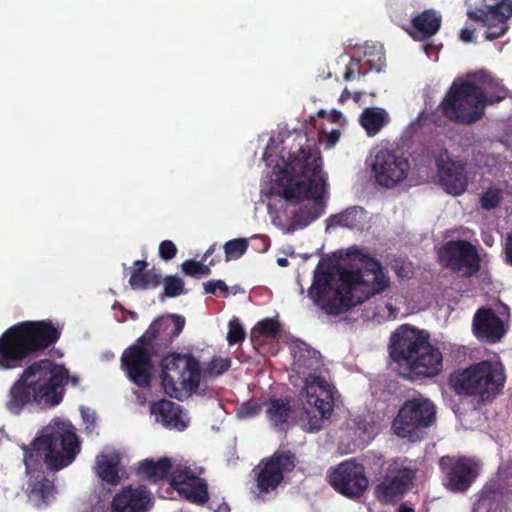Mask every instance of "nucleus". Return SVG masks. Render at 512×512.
Listing matches in <instances>:
<instances>
[{"instance_id": "obj_1", "label": "nucleus", "mask_w": 512, "mask_h": 512, "mask_svg": "<svg viewBox=\"0 0 512 512\" xmlns=\"http://www.w3.org/2000/svg\"><path fill=\"white\" fill-rule=\"evenodd\" d=\"M273 185L275 194L286 201L298 203L311 198L314 204L301 206L294 214V222L300 228L318 219L323 211L322 200L327 192V177L322 170L323 158L319 150L300 147L284 160Z\"/></svg>"}, {"instance_id": "obj_2", "label": "nucleus", "mask_w": 512, "mask_h": 512, "mask_svg": "<svg viewBox=\"0 0 512 512\" xmlns=\"http://www.w3.org/2000/svg\"><path fill=\"white\" fill-rule=\"evenodd\" d=\"M508 89L489 72H470L465 79H455L438 108L454 123L472 125L485 115L488 105L503 101Z\"/></svg>"}, {"instance_id": "obj_3", "label": "nucleus", "mask_w": 512, "mask_h": 512, "mask_svg": "<svg viewBox=\"0 0 512 512\" xmlns=\"http://www.w3.org/2000/svg\"><path fill=\"white\" fill-rule=\"evenodd\" d=\"M68 382L76 386L79 377L70 376L64 365L50 359L35 361L23 370L10 388L6 408L13 414H19L31 403L55 407L62 402Z\"/></svg>"}, {"instance_id": "obj_4", "label": "nucleus", "mask_w": 512, "mask_h": 512, "mask_svg": "<svg viewBox=\"0 0 512 512\" xmlns=\"http://www.w3.org/2000/svg\"><path fill=\"white\" fill-rule=\"evenodd\" d=\"M62 329L51 320L22 321L6 329L0 336V368L23 366L25 361L53 346Z\"/></svg>"}, {"instance_id": "obj_5", "label": "nucleus", "mask_w": 512, "mask_h": 512, "mask_svg": "<svg viewBox=\"0 0 512 512\" xmlns=\"http://www.w3.org/2000/svg\"><path fill=\"white\" fill-rule=\"evenodd\" d=\"M389 354L394 362L406 365L410 380L433 378L443 370V355L430 343V334L408 324L391 335Z\"/></svg>"}, {"instance_id": "obj_6", "label": "nucleus", "mask_w": 512, "mask_h": 512, "mask_svg": "<svg viewBox=\"0 0 512 512\" xmlns=\"http://www.w3.org/2000/svg\"><path fill=\"white\" fill-rule=\"evenodd\" d=\"M80 449L79 438L71 425L52 427L35 438L31 447L23 446L26 473L37 471L42 462L49 470L59 471L73 463Z\"/></svg>"}, {"instance_id": "obj_7", "label": "nucleus", "mask_w": 512, "mask_h": 512, "mask_svg": "<svg viewBox=\"0 0 512 512\" xmlns=\"http://www.w3.org/2000/svg\"><path fill=\"white\" fill-rule=\"evenodd\" d=\"M347 256L361 265L356 270L340 268L338 271L339 281H342L341 291L349 297L348 307L362 304L390 287V277L375 257L357 247L348 249Z\"/></svg>"}, {"instance_id": "obj_8", "label": "nucleus", "mask_w": 512, "mask_h": 512, "mask_svg": "<svg viewBox=\"0 0 512 512\" xmlns=\"http://www.w3.org/2000/svg\"><path fill=\"white\" fill-rule=\"evenodd\" d=\"M505 381L504 366L491 360L454 370L448 377V385L456 395L477 397L481 402L493 400L502 391Z\"/></svg>"}, {"instance_id": "obj_9", "label": "nucleus", "mask_w": 512, "mask_h": 512, "mask_svg": "<svg viewBox=\"0 0 512 512\" xmlns=\"http://www.w3.org/2000/svg\"><path fill=\"white\" fill-rule=\"evenodd\" d=\"M161 357L160 379L165 394L182 401L197 393L201 381L200 361L191 353L169 352Z\"/></svg>"}, {"instance_id": "obj_10", "label": "nucleus", "mask_w": 512, "mask_h": 512, "mask_svg": "<svg viewBox=\"0 0 512 512\" xmlns=\"http://www.w3.org/2000/svg\"><path fill=\"white\" fill-rule=\"evenodd\" d=\"M304 383L299 396L308 407H304L301 420L307 431H318L334 410L333 389L324 378L310 373Z\"/></svg>"}, {"instance_id": "obj_11", "label": "nucleus", "mask_w": 512, "mask_h": 512, "mask_svg": "<svg viewBox=\"0 0 512 512\" xmlns=\"http://www.w3.org/2000/svg\"><path fill=\"white\" fill-rule=\"evenodd\" d=\"M436 420L434 404L425 398L406 400L392 422V430L401 438L415 442L423 438L425 430Z\"/></svg>"}, {"instance_id": "obj_12", "label": "nucleus", "mask_w": 512, "mask_h": 512, "mask_svg": "<svg viewBox=\"0 0 512 512\" xmlns=\"http://www.w3.org/2000/svg\"><path fill=\"white\" fill-rule=\"evenodd\" d=\"M154 354L144 342H136L127 347L120 358L121 369L135 386L150 389L155 374Z\"/></svg>"}, {"instance_id": "obj_13", "label": "nucleus", "mask_w": 512, "mask_h": 512, "mask_svg": "<svg viewBox=\"0 0 512 512\" xmlns=\"http://www.w3.org/2000/svg\"><path fill=\"white\" fill-rule=\"evenodd\" d=\"M437 254L442 267L461 273L464 277H471L480 270L479 253L467 240H449L439 248Z\"/></svg>"}, {"instance_id": "obj_14", "label": "nucleus", "mask_w": 512, "mask_h": 512, "mask_svg": "<svg viewBox=\"0 0 512 512\" xmlns=\"http://www.w3.org/2000/svg\"><path fill=\"white\" fill-rule=\"evenodd\" d=\"M371 167L376 182L392 188L407 177L410 161L400 149H381L376 153Z\"/></svg>"}, {"instance_id": "obj_15", "label": "nucleus", "mask_w": 512, "mask_h": 512, "mask_svg": "<svg viewBox=\"0 0 512 512\" xmlns=\"http://www.w3.org/2000/svg\"><path fill=\"white\" fill-rule=\"evenodd\" d=\"M328 482L341 495L356 499L368 488L365 467L355 460H346L328 472Z\"/></svg>"}, {"instance_id": "obj_16", "label": "nucleus", "mask_w": 512, "mask_h": 512, "mask_svg": "<svg viewBox=\"0 0 512 512\" xmlns=\"http://www.w3.org/2000/svg\"><path fill=\"white\" fill-rule=\"evenodd\" d=\"M184 326L185 318L181 315L169 314L158 317L138 338V342H144L154 354L162 356L183 331Z\"/></svg>"}, {"instance_id": "obj_17", "label": "nucleus", "mask_w": 512, "mask_h": 512, "mask_svg": "<svg viewBox=\"0 0 512 512\" xmlns=\"http://www.w3.org/2000/svg\"><path fill=\"white\" fill-rule=\"evenodd\" d=\"M296 466V456L291 451H276L263 459L254 469L256 483L260 492L275 490L283 481L284 474L290 473Z\"/></svg>"}, {"instance_id": "obj_18", "label": "nucleus", "mask_w": 512, "mask_h": 512, "mask_svg": "<svg viewBox=\"0 0 512 512\" xmlns=\"http://www.w3.org/2000/svg\"><path fill=\"white\" fill-rule=\"evenodd\" d=\"M415 478V469L396 462L390 464L382 481L375 487V497L381 503H395L410 490Z\"/></svg>"}, {"instance_id": "obj_19", "label": "nucleus", "mask_w": 512, "mask_h": 512, "mask_svg": "<svg viewBox=\"0 0 512 512\" xmlns=\"http://www.w3.org/2000/svg\"><path fill=\"white\" fill-rule=\"evenodd\" d=\"M439 467L445 474V485L452 492H465L478 476V466L471 459L461 456H443Z\"/></svg>"}, {"instance_id": "obj_20", "label": "nucleus", "mask_w": 512, "mask_h": 512, "mask_svg": "<svg viewBox=\"0 0 512 512\" xmlns=\"http://www.w3.org/2000/svg\"><path fill=\"white\" fill-rule=\"evenodd\" d=\"M438 177L444 191L452 196L462 195L468 187L467 163L451 158L447 153L436 159Z\"/></svg>"}, {"instance_id": "obj_21", "label": "nucleus", "mask_w": 512, "mask_h": 512, "mask_svg": "<svg viewBox=\"0 0 512 512\" xmlns=\"http://www.w3.org/2000/svg\"><path fill=\"white\" fill-rule=\"evenodd\" d=\"M342 289V281L335 291L332 286H321L312 283L308 291V296L313 300L314 304L319 306L325 313L329 315H339L349 311L352 307H348L349 297Z\"/></svg>"}, {"instance_id": "obj_22", "label": "nucleus", "mask_w": 512, "mask_h": 512, "mask_svg": "<svg viewBox=\"0 0 512 512\" xmlns=\"http://www.w3.org/2000/svg\"><path fill=\"white\" fill-rule=\"evenodd\" d=\"M171 485L191 503L203 505L209 499L206 482L187 469L174 470L171 474Z\"/></svg>"}, {"instance_id": "obj_23", "label": "nucleus", "mask_w": 512, "mask_h": 512, "mask_svg": "<svg viewBox=\"0 0 512 512\" xmlns=\"http://www.w3.org/2000/svg\"><path fill=\"white\" fill-rule=\"evenodd\" d=\"M150 492L144 485L124 487L112 501L113 512H146Z\"/></svg>"}, {"instance_id": "obj_24", "label": "nucleus", "mask_w": 512, "mask_h": 512, "mask_svg": "<svg viewBox=\"0 0 512 512\" xmlns=\"http://www.w3.org/2000/svg\"><path fill=\"white\" fill-rule=\"evenodd\" d=\"M473 329L477 338L492 343L499 341L505 333L502 319L493 309L485 307L478 309L475 313Z\"/></svg>"}, {"instance_id": "obj_25", "label": "nucleus", "mask_w": 512, "mask_h": 512, "mask_svg": "<svg viewBox=\"0 0 512 512\" xmlns=\"http://www.w3.org/2000/svg\"><path fill=\"white\" fill-rule=\"evenodd\" d=\"M469 19H484L486 21L502 22L512 16L511 0H483V7L469 9Z\"/></svg>"}, {"instance_id": "obj_26", "label": "nucleus", "mask_w": 512, "mask_h": 512, "mask_svg": "<svg viewBox=\"0 0 512 512\" xmlns=\"http://www.w3.org/2000/svg\"><path fill=\"white\" fill-rule=\"evenodd\" d=\"M172 469L171 459L162 457L158 461L154 459H145L139 463L137 474L146 478L150 482L156 483L165 479Z\"/></svg>"}, {"instance_id": "obj_27", "label": "nucleus", "mask_w": 512, "mask_h": 512, "mask_svg": "<svg viewBox=\"0 0 512 512\" xmlns=\"http://www.w3.org/2000/svg\"><path fill=\"white\" fill-rule=\"evenodd\" d=\"M55 485L53 481L43 477L29 483L28 498L33 505L42 509L45 508L54 498Z\"/></svg>"}, {"instance_id": "obj_28", "label": "nucleus", "mask_w": 512, "mask_h": 512, "mask_svg": "<svg viewBox=\"0 0 512 512\" xmlns=\"http://www.w3.org/2000/svg\"><path fill=\"white\" fill-rule=\"evenodd\" d=\"M441 26V16L434 10H425L412 19V27L421 38L435 35Z\"/></svg>"}, {"instance_id": "obj_29", "label": "nucleus", "mask_w": 512, "mask_h": 512, "mask_svg": "<svg viewBox=\"0 0 512 512\" xmlns=\"http://www.w3.org/2000/svg\"><path fill=\"white\" fill-rule=\"evenodd\" d=\"M266 405L267 417L276 427L285 424L291 416L292 407L288 398H271Z\"/></svg>"}, {"instance_id": "obj_30", "label": "nucleus", "mask_w": 512, "mask_h": 512, "mask_svg": "<svg viewBox=\"0 0 512 512\" xmlns=\"http://www.w3.org/2000/svg\"><path fill=\"white\" fill-rule=\"evenodd\" d=\"M387 113L381 108H365L360 116V124L368 136H375L387 123Z\"/></svg>"}, {"instance_id": "obj_31", "label": "nucleus", "mask_w": 512, "mask_h": 512, "mask_svg": "<svg viewBox=\"0 0 512 512\" xmlns=\"http://www.w3.org/2000/svg\"><path fill=\"white\" fill-rule=\"evenodd\" d=\"M319 353L311 348L299 349L294 353V370L298 374H307L319 368Z\"/></svg>"}, {"instance_id": "obj_32", "label": "nucleus", "mask_w": 512, "mask_h": 512, "mask_svg": "<svg viewBox=\"0 0 512 512\" xmlns=\"http://www.w3.org/2000/svg\"><path fill=\"white\" fill-rule=\"evenodd\" d=\"M96 472L104 482L112 485H116L120 482V477L118 474V461L114 458H110L106 454L97 456Z\"/></svg>"}, {"instance_id": "obj_33", "label": "nucleus", "mask_w": 512, "mask_h": 512, "mask_svg": "<svg viewBox=\"0 0 512 512\" xmlns=\"http://www.w3.org/2000/svg\"><path fill=\"white\" fill-rule=\"evenodd\" d=\"M162 282V275L153 267L141 274L130 275L129 284L134 290H146L158 287Z\"/></svg>"}, {"instance_id": "obj_34", "label": "nucleus", "mask_w": 512, "mask_h": 512, "mask_svg": "<svg viewBox=\"0 0 512 512\" xmlns=\"http://www.w3.org/2000/svg\"><path fill=\"white\" fill-rule=\"evenodd\" d=\"M161 420L170 427L180 430L186 428V424L181 421L182 410L179 405L171 401H162L158 407Z\"/></svg>"}, {"instance_id": "obj_35", "label": "nucleus", "mask_w": 512, "mask_h": 512, "mask_svg": "<svg viewBox=\"0 0 512 512\" xmlns=\"http://www.w3.org/2000/svg\"><path fill=\"white\" fill-rule=\"evenodd\" d=\"M364 56L367 57L366 65L368 72L376 71L381 72L385 67V53L382 47L377 48L376 46H365Z\"/></svg>"}, {"instance_id": "obj_36", "label": "nucleus", "mask_w": 512, "mask_h": 512, "mask_svg": "<svg viewBox=\"0 0 512 512\" xmlns=\"http://www.w3.org/2000/svg\"><path fill=\"white\" fill-rule=\"evenodd\" d=\"M359 210L356 207H350L341 213L332 215L329 220L331 225L346 228H355L360 224L358 219Z\"/></svg>"}, {"instance_id": "obj_37", "label": "nucleus", "mask_w": 512, "mask_h": 512, "mask_svg": "<svg viewBox=\"0 0 512 512\" xmlns=\"http://www.w3.org/2000/svg\"><path fill=\"white\" fill-rule=\"evenodd\" d=\"M503 200V190L495 185L489 186L480 197V205L490 211L500 205Z\"/></svg>"}, {"instance_id": "obj_38", "label": "nucleus", "mask_w": 512, "mask_h": 512, "mask_svg": "<svg viewBox=\"0 0 512 512\" xmlns=\"http://www.w3.org/2000/svg\"><path fill=\"white\" fill-rule=\"evenodd\" d=\"M248 246L249 243L246 238H236L227 241L223 246L225 252V260L230 261L239 259L246 253Z\"/></svg>"}, {"instance_id": "obj_39", "label": "nucleus", "mask_w": 512, "mask_h": 512, "mask_svg": "<svg viewBox=\"0 0 512 512\" xmlns=\"http://www.w3.org/2000/svg\"><path fill=\"white\" fill-rule=\"evenodd\" d=\"M473 21L480 22L483 26L488 27V30L485 32V38L487 40H495L501 38L508 30L507 20L502 22L495 21H486L484 19H472Z\"/></svg>"}, {"instance_id": "obj_40", "label": "nucleus", "mask_w": 512, "mask_h": 512, "mask_svg": "<svg viewBox=\"0 0 512 512\" xmlns=\"http://www.w3.org/2000/svg\"><path fill=\"white\" fill-rule=\"evenodd\" d=\"M255 333L268 338H275L279 333V324L271 318L263 319L257 323L252 335L254 336Z\"/></svg>"}, {"instance_id": "obj_41", "label": "nucleus", "mask_w": 512, "mask_h": 512, "mask_svg": "<svg viewBox=\"0 0 512 512\" xmlns=\"http://www.w3.org/2000/svg\"><path fill=\"white\" fill-rule=\"evenodd\" d=\"M184 292V282L178 276L170 275L164 279V295L174 298Z\"/></svg>"}, {"instance_id": "obj_42", "label": "nucleus", "mask_w": 512, "mask_h": 512, "mask_svg": "<svg viewBox=\"0 0 512 512\" xmlns=\"http://www.w3.org/2000/svg\"><path fill=\"white\" fill-rule=\"evenodd\" d=\"M245 339V331L240 321L235 318L229 322L227 342L229 345L241 343Z\"/></svg>"}, {"instance_id": "obj_43", "label": "nucleus", "mask_w": 512, "mask_h": 512, "mask_svg": "<svg viewBox=\"0 0 512 512\" xmlns=\"http://www.w3.org/2000/svg\"><path fill=\"white\" fill-rule=\"evenodd\" d=\"M231 365L229 358H213L205 370V373L213 376H220L224 374Z\"/></svg>"}, {"instance_id": "obj_44", "label": "nucleus", "mask_w": 512, "mask_h": 512, "mask_svg": "<svg viewBox=\"0 0 512 512\" xmlns=\"http://www.w3.org/2000/svg\"><path fill=\"white\" fill-rule=\"evenodd\" d=\"M264 405L266 403L250 399L241 405L240 412L243 416L252 417L259 414Z\"/></svg>"}, {"instance_id": "obj_45", "label": "nucleus", "mask_w": 512, "mask_h": 512, "mask_svg": "<svg viewBox=\"0 0 512 512\" xmlns=\"http://www.w3.org/2000/svg\"><path fill=\"white\" fill-rule=\"evenodd\" d=\"M177 252V247L171 240H164L159 245V256L165 261L173 259Z\"/></svg>"}, {"instance_id": "obj_46", "label": "nucleus", "mask_w": 512, "mask_h": 512, "mask_svg": "<svg viewBox=\"0 0 512 512\" xmlns=\"http://www.w3.org/2000/svg\"><path fill=\"white\" fill-rule=\"evenodd\" d=\"M204 292L206 294H216L220 290L225 295L228 293V286L223 280H209L203 284Z\"/></svg>"}, {"instance_id": "obj_47", "label": "nucleus", "mask_w": 512, "mask_h": 512, "mask_svg": "<svg viewBox=\"0 0 512 512\" xmlns=\"http://www.w3.org/2000/svg\"><path fill=\"white\" fill-rule=\"evenodd\" d=\"M333 275L328 270L315 271L313 283L321 286H332Z\"/></svg>"}, {"instance_id": "obj_48", "label": "nucleus", "mask_w": 512, "mask_h": 512, "mask_svg": "<svg viewBox=\"0 0 512 512\" xmlns=\"http://www.w3.org/2000/svg\"><path fill=\"white\" fill-rule=\"evenodd\" d=\"M200 262L195 260H186L181 264V269L185 275L197 277L199 276Z\"/></svg>"}, {"instance_id": "obj_49", "label": "nucleus", "mask_w": 512, "mask_h": 512, "mask_svg": "<svg viewBox=\"0 0 512 512\" xmlns=\"http://www.w3.org/2000/svg\"><path fill=\"white\" fill-rule=\"evenodd\" d=\"M503 251L505 264L512 267V231L506 235Z\"/></svg>"}, {"instance_id": "obj_50", "label": "nucleus", "mask_w": 512, "mask_h": 512, "mask_svg": "<svg viewBox=\"0 0 512 512\" xmlns=\"http://www.w3.org/2000/svg\"><path fill=\"white\" fill-rule=\"evenodd\" d=\"M346 67L353 70L354 73H358L359 75H365L368 73L366 65L362 64L361 61L355 57L351 58L349 64Z\"/></svg>"}, {"instance_id": "obj_51", "label": "nucleus", "mask_w": 512, "mask_h": 512, "mask_svg": "<svg viewBox=\"0 0 512 512\" xmlns=\"http://www.w3.org/2000/svg\"><path fill=\"white\" fill-rule=\"evenodd\" d=\"M148 263L145 260H136L133 263L130 275L141 274L146 271Z\"/></svg>"}, {"instance_id": "obj_52", "label": "nucleus", "mask_w": 512, "mask_h": 512, "mask_svg": "<svg viewBox=\"0 0 512 512\" xmlns=\"http://www.w3.org/2000/svg\"><path fill=\"white\" fill-rule=\"evenodd\" d=\"M327 147H333L340 138V131L339 130H332L330 133L325 135Z\"/></svg>"}, {"instance_id": "obj_53", "label": "nucleus", "mask_w": 512, "mask_h": 512, "mask_svg": "<svg viewBox=\"0 0 512 512\" xmlns=\"http://www.w3.org/2000/svg\"><path fill=\"white\" fill-rule=\"evenodd\" d=\"M474 30L469 28H463L460 32V39L464 42H472L473 41Z\"/></svg>"}, {"instance_id": "obj_54", "label": "nucleus", "mask_w": 512, "mask_h": 512, "mask_svg": "<svg viewBox=\"0 0 512 512\" xmlns=\"http://www.w3.org/2000/svg\"><path fill=\"white\" fill-rule=\"evenodd\" d=\"M211 274V269L209 265H205L200 262L199 266V276H208Z\"/></svg>"}, {"instance_id": "obj_55", "label": "nucleus", "mask_w": 512, "mask_h": 512, "mask_svg": "<svg viewBox=\"0 0 512 512\" xmlns=\"http://www.w3.org/2000/svg\"><path fill=\"white\" fill-rule=\"evenodd\" d=\"M341 117H342V113L340 111H338V110H332L331 113H330V120L333 123L339 122Z\"/></svg>"}, {"instance_id": "obj_56", "label": "nucleus", "mask_w": 512, "mask_h": 512, "mask_svg": "<svg viewBox=\"0 0 512 512\" xmlns=\"http://www.w3.org/2000/svg\"><path fill=\"white\" fill-rule=\"evenodd\" d=\"M354 75H355V73L353 72V70H351V69L346 67V71H345V74H344V79L346 81H351V80H353Z\"/></svg>"}, {"instance_id": "obj_57", "label": "nucleus", "mask_w": 512, "mask_h": 512, "mask_svg": "<svg viewBox=\"0 0 512 512\" xmlns=\"http://www.w3.org/2000/svg\"><path fill=\"white\" fill-rule=\"evenodd\" d=\"M398 512H415L412 507L407 506L405 503H401Z\"/></svg>"}, {"instance_id": "obj_58", "label": "nucleus", "mask_w": 512, "mask_h": 512, "mask_svg": "<svg viewBox=\"0 0 512 512\" xmlns=\"http://www.w3.org/2000/svg\"><path fill=\"white\" fill-rule=\"evenodd\" d=\"M277 264L280 266V267H287L289 265V261L287 258H278L277 259Z\"/></svg>"}, {"instance_id": "obj_59", "label": "nucleus", "mask_w": 512, "mask_h": 512, "mask_svg": "<svg viewBox=\"0 0 512 512\" xmlns=\"http://www.w3.org/2000/svg\"><path fill=\"white\" fill-rule=\"evenodd\" d=\"M215 246H216V244H213V245H211V246L207 249V251H206V252H205V254H204V258H206V257H208V256H210V255H212V253H213V252H214V250H215Z\"/></svg>"}, {"instance_id": "obj_60", "label": "nucleus", "mask_w": 512, "mask_h": 512, "mask_svg": "<svg viewBox=\"0 0 512 512\" xmlns=\"http://www.w3.org/2000/svg\"><path fill=\"white\" fill-rule=\"evenodd\" d=\"M349 97H350V92L347 89H345L341 94L340 101H344V100L348 99Z\"/></svg>"}, {"instance_id": "obj_61", "label": "nucleus", "mask_w": 512, "mask_h": 512, "mask_svg": "<svg viewBox=\"0 0 512 512\" xmlns=\"http://www.w3.org/2000/svg\"><path fill=\"white\" fill-rule=\"evenodd\" d=\"M264 245H265L264 250H267V248H268L269 244H268V242H267V240H266V239H264Z\"/></svg>"}]
</instances>
